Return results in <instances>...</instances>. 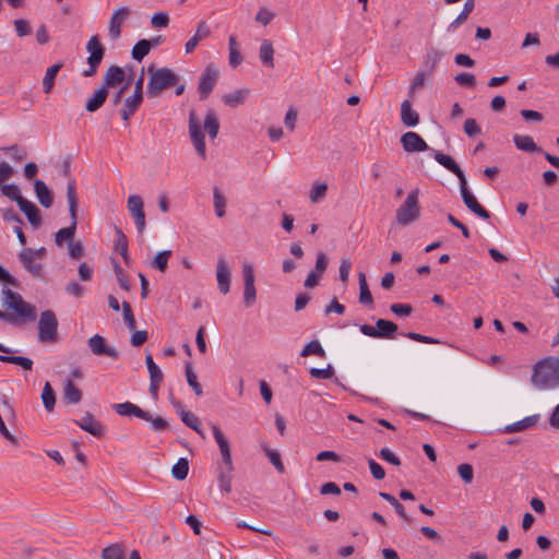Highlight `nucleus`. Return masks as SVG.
Wrapping results in <instances>:
<instances>
[{"label":"nucleus","mask_w":559,"mask_h":559,"mask_svg":"<svg viewBox=\"0 0 559 559\" xmlns=\"http://www.w3.org/2000/svg\"><path fill=\"white\" fill-rule=\"evenodd\" d=\"M532 384L539 390H551L559 386V358L546 357L533 367Z\"/></svg>","instance_id":"obj_1"},{"label":"nucleus","mask_w":559,"mask_h":559,"mask_svg":"<svg viewBox=\"0 0 559 559\" xmlns=\"http://www.w3.org/2000/svg\"><path fill=\"white\" fill-rule=\"evenodd\" d=\"M3 306L12 310L10 312L13 316L15 324H22L25 322H33L36 320V308L29 302H26L23 297L9 288L2 289Z\"/></svg>","instance_id":"obj_2"},{"label":"nucleus","mask_w":559,"mask_h":559,"mask_svg":"<svg viewBox=\"0 0 559 559\" xmlns=\"http://www.w3.org/2000/svg\"><path fill=\"white\" fill-rule=\"evenodd\" d=\"M148 82L146 86V95L150 98L158 97L163 91L177 85L180 81V76L169 68H155L151 64L147 68Z\"/></svg>","instance_id":"obj_3"},{"label":"nucleus","mask_w":559,"mask_h":559,"mask_svg":"<svg viewBox=\"0 0 559 559\" xmlns=\"http://www.w3.org/2000/svg\"><path fill=\"white\" fill-rule=\"evenodd\" d=\"M67 200L69 204V212L71 217L70 226L66 228L59 229L55 235V242L57 246L61 247L64 241L71 243L73 241L76 225H78V195H76V185L74 179H70L67 186Z\"/></svg>","instance_id":"obj_4"},{"label":"nucleus","mask_w":559,"mask_h":559,"mask_svg":"<svg viewBox=\"0 0 559 559\" xmlns=\"http://www.w3.org/2000/svg\"><path fill=\"white\" fill-rule=\"evenodd\" d=\"M419 190H412L405 201L396 210L395 218L400 225L406 226L420 216V205L418 201Z\"/></svg>","instance_id":"obj_5"},{"label":"nucleus","mask_w":559,"mask_h":559,"mask_svg":"<svg viewBox=\"0 0 559 559\" xmlns=\"http://www.w3.org/2000/svg\"><path fill=\"white\" fill-rule=\"evenodd\" d=\"M38 340L44 343H55L58 341V320L52 310H45L40 313Z\"/></svg>","instance_id":"obj_6"},{"label":"nucleus","mask_w":559,"mask_h":559,"mask_svg":"<svg viewBox=\"0 0 559 559\" xmlns=\"http://www.w3.org/2000/svg\"><path fill=\"white\" fill-rule=\"evenodd\" d=\"M397 329L396 323L385 319H378L376 321V326L370 324H361L359 326L360 332L366 336L386 340L394 338Z\"/></svg>","instance_id":"obj_7"},{"label":"nucleus","mask_w":559,"mask_h":559,"mask_svg":"<svg viewBox=\"0 0 559 559\" xmlns=\"http://www.w3.org/2000/svg\"><path fill=\"white\" fill-rule=\"evenodd\" d=\"M86 50L90 52L87 58L88 68L83 71V75L88 78L96 74L97 68L104 58L105 48L99 41L98 36L94 35L87 41Z\"/></svg>","instance_id":"obj_8"},{"label":"nucleus","mask_w":559,"mask_h":559,"mask_svg":"<svg viewBox=\"0 0 559 559\" xmlns=\"http://www.w3.org/2000/svg\"><path fill=\"white\" fill-rule=\"evenodd\" d=\"M189 135L193 143V146L197 153L205 158L206 155V145H205V135L201 129V122L194 110H190L189 112Z\"/></svg>","instance_id":"obj_9"},{"label":"nucleus","mask_w":559,"mask_h":559,"mask_svg":"<svg viewBox=\"0 0 559 559\" xmlns=\"http://www.w3.org/2000/svg\"><path fill=\"white\" fill-rule=\"evenodd\" d=\"M218 78V71L215 66L209 64L200 76L198 91L200 99H206L215 87Z\"/></svg>","instance_id":"obj_10"},{"label":"nucleus","mask_w":559,"mask_h":559,"mask_svg":"<svg viewBox=\"0 0 559 559\" xmlns=\"http://www.w3.org/2000/svg\"><path fill=\"white\" fill-rule=\"evenodd\" d=\"M460 191L464 204L471 212H473L480 218H490L489 211H487L483 205H480L475 195L468 190L466 180L460 183Z\"/></svg>","instance_id":"obj_11"},{"label":"nucleus","mask_w":559,"mask_h":559,"mask_svg":"<svg viewBox=\"0 0 559 559\" xmlns=\"http://www.w3.org/2000/svg\"><path fill=\"white\" fill-rule=\"evenodd\" d=\"M243 274V302L246 307H250L257 299V290L254 287V274L251 264H245L242 266Z\"/></svg>","instance_id":"obj_12"},{"label":"nucleus","mask_w":559,"mask_h":559,"mask_svg":"<svg viewBox=\"0 0 559 559\" xmlns=\"http://www.w3.org/2000/svg\"><path fill=\"white\" fill-rule=\"evenodd\" d=\"M87 345L94 355L107 356L112 359H118L119 357V353L117 352V349L110 347L106 343L105 338L99 334H95L92 337H90L87 341Z\"/></svg>","instance_id":"obj_13"},{"label":"nucleus","mask_w":559,"mask_h":559,"mask_svg":"<svg viewBox=\"0 0 559 559\" xmlns=\"http://www.w3.org/2000/svg\"><path fill=\"white\" fill-rule=\"evenodd\" d=\"M129 15L130 9L128 7H120L114 11L108 26V35L112 40H116L121 36V25Z\"/></svg>","instance_id":"obj_14"},{"label":"nucleus","mask_w":559,"mask_h":559,"mask_svg":"<svg viewBox=\"0 0 559 559\" xmlns=\"http://www.w3.org/2000/svg\"><path fill=\"white\" fill-rule=\"evenodd\" d=\"M401 144L407 153L424 152L429 148L427 142L413 131H408L401 136Z\"/></svg>","instance_id":"obj_15"},{"label":"nucleus","mask_w":559,"mask_h":559,"mask_svg":"<svg viewBox=\"0 0 559 559\" xmlns=\"http://www.w3.org/2000/svg\"><path fill=\"white\" fill-rule=\"evenodd\" d=\"M216 280L218 289L223 295H226L230 290V281H231V270L225 260V258L221 257L217 260L216 265Z\"/></svg>","instance_id":"obj_16"},{"label":"nucleus","mask_w":559,"mask_h":559,"mask_svg":"<svg viewBox=\"0 0 559 559\" xmlns=\"http://www.w3.org/2000/svg\"><path fill=\"white\" fill-rule=\"evenodd\" d=\"M212 431L214 439L219 448L223 463L228 467L229 472H233L234 467L231 462L230 447L227 438L224 436L221 428L215 424L212 425Z\"/></svg>","instance_id":"obj_17"},{"label":"nucleus","mask_w":559,"mask_h":559,"mask_svg":"<svg viewBox=\"0 0 559 559\" xmlns=\"http://www.w3.org/2000/svg\"><path fill=\"white\" fill-rule=\"evenodd\" d=\"M74 424L94 437L100 438L105 435V427L90 412H86L80 420H74Z\"/></svg>","instance_id":"obj_18"},{"label":"nucleus","mask_w":559,"mask_h":559,"mask_svg":"<svg viewBox=\"0 0 559 559\" xmlns=\"http://www.w3.org/2000/svg\"><path fill=\"white\" fill-rule=\"evenodd\" d=\"M35 258L32 253V248H23L19 253V261L23 267L31 273L34 277L40 278L43 273V265L34 262Z\"/></svg>","instance_id":"obj_19"},{"label":"nucleus","mask_w":559,"mask_h":559,"mask_svg":"<svg viewBox=\"0 0 559 559\" xmlns=\"http://www.w3.org/2000/svg\"><path fill=\"white\" fill-rule=\"evenodd\" d=\"M433 158L445 169L454 174L457 177L460 183L466 180L464 171L450 155L443 154L440 151H435Z\"/></svg>","instance_id":"obj_20"},{"label":"nucleus","mask_w":559,"mask_h":559,"mask_svg":"<svg viewBox=\"0 0 559 559\" xmlns=\"http://www.w3.org/2000/svg\"><path fill=\"white\" fill-rule=\"evenodd\" d=\"M115 412L120 416H134L138 418H150V412L142 409L131 402L117 403L112 405Z\"/></svg>","instance_id":"obj_21"},{"label":"nucleus","mask_w":559,"mask_h":559,"mask_svg":"<svg viewBox=\"0 0 559 559\" xmlns=\"http://www.w3.org/2000/svg\"><path fill=\"white\" fill-rule=\"evenodd\" d=\"M124 79L126 73L121 67L110 66L104 74L102 85L108 90L110 87L120 85L123 83Z\"/></svg>","instance_id":"obj_22"},{"label":"nucleus","mask_w":559,"mask_h":559,"mask_svg":"<svg viewBox=\"0 0 559 559\" xmlns=\"http://www.w3.org/2000/svg\"><path fill=\"white\" fill-rule=\"evenodd\" d=\"M17 205L20 210L26 215L31 225L35 228L39 227L41 224V216L38 207L25 198H23L21 201L17 200Z\"/></svg>","instance_id":"obj_23"},{"label":"nucleus","mask_w":559,"mask_h":559,"mask_svg":"<svg viewBox=\"0 0 559 559\" xmlns=\"http://www.w3.org/2000/svg\"><path fill=\"white\" fill-rule=\"evenodd\" d=\"M210 34H211V29H210L209 25L206 24L205 21H201L198 24L194 35L185 45L186 53H191L195 49L198 44L201 40L207 38L210 36Z\"/></svg>","instance_id":"obj_24"},{"label":"nucleus","mask_w":559,"mask_h":559,"mask_svg":"<svg viewBox=\"0 0 559 559\" xmlns=\"http://www.w3.org/2000/svg\"><path fill=\"white\" fill-rule=\"evenodd\" d=\"M401 120L406 127H416L419 123V115L412 108L408 99L403 100L401 104Z\"/></svg>","instance_id":"obj_25"},{"label":"nucleus","mask_w":559,"mask_h":559,"mask_svg":"<svg viewBox=\"0 0 559 559\" xmlns=\"http://www.w3.org/2000/svg\"><path fill=\"white\" fill-rule=\"evenodd\" d=\"M108 97V90L103 85L87 99L85 109L88 112H95L102 108Z\"/></svg>","instance_id":"obj_26"},{"label":"nucleus","mask_w":559,"mask_h":559,"mask_svg":"<svg viewBox=\"0 0 559 559\" xmlns=\"http://www.w3.org/2000/svg\"><path fill=\"white\" fill-rule=\"evenodd\" d=\"M34 190L38 199V202L44 207L49 209L52 205L53 198L51 191L48 189L46 183L40 179H36L34 181Z\"/></svg>","instance_id":"obj_27"},{"label":"nucleus","mask_w":559,"mask_h":559,"mask_svg":"<svg viewBox=\"0 0 559 559\" xmlns=\"http://www.w3.org/2000/svg\"><path fill=\"white\" fill-rule=\"evenodd\" d=\"M513 142L518 150L528 153H543V150L536 145L533 138L530 135L515 134Z\"/></svg>","instance_id":"obj_28"},{"label":"nucleus","mask_w":559,"mask_h":559,"mask_svg":"<svg viewBox=\"0 0 559 559\" xmlns=\"http://www.w3.org/2000/svg\"><path fill=\"white\" fill-rule=\"evenodd\" d=\"M82 400V392L78 389L71 379L64 381L63 401L67 404H78Z\"/></svg>","instance_id":"obj_29"},{"label":"nucleus","mask_w":559,"mask_h":559,"mask_svg":"<svg viewBox=\"0 0 559 559\" xmlns=\"http://www.w3.org/2000/svg\"><path fill=\"white\" fill-rule=\"evenodd\" d=\"M102 559H126V545L123 543H114L100 552Z\"/></svg>","instance_id":"obj_30"},{"label":"nucleus","mask_w":559,"mask_h":559,"mask_svg":"<svg viewBox=\"0 0 559 559\" xmlns=\"http://www.w3.org/2000/svg\"><path fill=\"white\" fill-rule=\"evenodd\" d=\"M143 82H144V73L142 72L140 78L136 80L134 84V92L131 96L124 99L130 107L140 108L143 102Z\"/></svg>","instance_id":"obj_31"},{"label":"nucleus","mask_w":559,"mask_h":559,"mask_svg":"<svg viewBox=\"0 0 559 559\" xmlns=\"http://www.w3.org/2000/svg\"><path fill=\"white\" fill-rule=\"evenodd\" d=\"M475 8V0H466L461 13L449 24L448 32H453L461 26Z\"/></svg>","instance_id":"obj_32"},{"label":"nucleus","mask_w":559,"mask_h":559,"mask_svg":"<svg viewBox=\"0 0 559 559\" xmlns=\"http://www.w3.org/2000/svg\"><path fill=\"white\" fill-rule=\"evenodd\" d=\"M538 419H539L538 414L527 416L516 423L506 426L504 431L512 433V432H518V431L528 429V428L533 427L538 421Z\"/></svg>","instance_id":"obj_33"},{"label":"nucleus","mask_w":559,"mask_h":559,"mask_svg":"<svg viewBox=\"0 0 559 559\" xmlns=\"http://www.w3.org/2000/svg\"><path fill=\"white\" fill-rule=\"evenodd\" d=\"M204 130L211 139H215L219 131V121L213 109H209L204 119Z\"/></svg>","instance_id":"obj_34"},{"label":"nucleus","mask_w":559,"mask_h":559,"mask_svg":"<svg viewBox=\"0 0 559 559\" xmlns=\"http://www.w3.org/2000/svg\"><path fill=\"white\" fill-rule=\"evenodd\" d=\"M358 282H359V302L361 305L371 306L373 304V299H372L369 286L367 284L365 273L360 272L358 274Z\"/></svg>","instance_id":"obj_35"},{"label":"nucleus","mask_w":559,"mask_h":559,"mask_svg":"<svg viewBox=\"0 0 559 559\" xmlns=\"http://www.w3.org/2000/svg\"><path fill=\"white\" fill-rule=\"evenodd\" d=\"M61 68H62V63H56L47 69L46 74L43 79V88L46 94H48L52 91L53 84H55V79Z\"/></svg>","instance_id":"obj_36"},{"label":"nucleus","mask_w":559,"mask_h":559,"mask_svg":"<svg viewBox=\"0 0 559 559\" xmlns=\"http://www.w3.org/2000/svg\"><path fill=\"white\" fill-rule=\"evenodd\" d=\"M248 95H249V90H237L229 94H225L223 96V102L227 106L236 107V106L242 104Z\"/></svg>","instance_id":"obj_37"},{"label":"nucleus","mask_w":559,"mask_h":559,"mask_svg":"<svg viewBox=\"0 0 559 559\" xmlns=\"http://www.w3.org/2000/svg\"><path fill=\"white\" fill-rule=\"evenodd\" d=\"M185 372L188 384L192 388L195 395L201 396L203 394L202 385L198 381V377L195 372L193 371L192 364L190 361H187L185 365Z\"/></svg>","instance_id":"obj_38"},{"label":"nucleus","mask_w":559,"mask_h":559,"mask_svg":"<svg viewBox=\"0 0 559 559\" xmlns=\"http://www.w3.org/2000/svg\"><path fill=\"white\" fill-rule=\"evenodd\" d=\"M274 48L270 40H263L260 46V59L263 64L273 68L274 67Z\"/></svg>","instance_id":"obj_39"},{"label":"nucleus","mask_w":559,"mask_h":559,"mask_svg":"<svg viewBox=\"0 0 559 559\" xmlns=\"http://www.w3.org/2000/svg\"><path fill=\"white\" fill-rule=\"evenodd\" d=\"M151 41L147 39H140L132 48L131 56L134 60L141 62L145 56L150 53Z\"/></svg>","instance_id":"obj_40"},{"label":"nucleus","mask_w":559,"mask_h":559,"mask_svg":"<svg viewBox=\"0 0 559 559\" xmlns=\"http://www.w3.org/2000/svg\"><path fill=\"white\" fill-rule=\"evenodd\" d=\"M0 361L21 366L24 370H31L33 367V360L23 356L0 355Z\"/></svg>","instance_id":"obj_41"},{"label":"nucleus","mask_w":559,"mask_h":559,"mask_svg":"<svg viewBox=\"0 0 559 559\" xmlns=\"http://www.w3.org/2000/svg\"><path fill=\"white\" fill-rule=\"evenodd\" d=\"M189 473V461L186 457H180L171 468V475L177 480H183Z\"/></svg>","instance_id":"obj_42"},{"label":"nucleus","mask_w":559,"mask_h":559,"mask_svg":"<svg viewBox=\"0 0 559 559\" xmlns=\"http://www.w3.org/2000/svg\"><path fill=\"white\" fill-rule=\"evenodd\" d=\"M181 420L195 432H198L202 438H204L203 431L201 429V423L199 418L189 411H181Z\"/></svg>","instance_id":"obj_43"},{"label":"nucleus","mask_w":559,"mask_h":559,"mask_svg":"<svg viewBox=\"0 0 559 559\" xmlns=\"http://www.w3.org/2000/svg\"><path fill=\"white\" fill-rule=\"evenodd\" d=\"M43 404L47 412H51L56 404V393L49 382H46L41 392Z\"/></svg>","instance_id":"obj_44"},{"label":"nucleus","mask_w":559,"mask_h":559,"mask_svg":"<svg viewBox=\"0 0 559 559\" xmlns=\"http://www.w3.org/2000/svg\"><path fill=\"white\" fill-rule=\"evenodd\" d=\"M171 257L170 250H163L158 252L155 258L153 259L151 266L160 271L165 272L168 266V260Z\"/></svg>","instance_id":"obj_45"},{"label":"nucleus","mask_w":559,"mask_h":559,"mask_svg":"<svg viewBox=\"0 0 559 559\" xmlns=\"http://www.w3.org/2000/svg\"><path fill=\"white\" fill-rule=\"evenodd\" d=\"M310 355H317L319 357L325 356V350L323 349L319 341H310L308 344H306V346L302 348L300 353L301 357H308Z\"/></svg>","instance_id":"obj_46"},{"label":"nucleus","mask_w":559,"mask_h":559,"mask_svg":"<svg viewBox=\"0 0 559 559\" xmlns=\"http://www.w3.org/2000/svg\"><path fill=\"white\" fill-rule=\"evenodd\" d=\"M379 496L385 501H388L402 519H404L405 521L409 520L408 515L405 512L404 506L394 496L388 492H380Z\"/></svg>","instance_id":"obj_47"},{"label":"nucleus","mask_w":559,"mask_h":559,"mask_svg":"<svg viewBox=\"0 0 559 559\" xmlns=\"http://www.w3.org/2000/svg\"><path fill=\"white\" fill-rule=\"evenodd\" d=\"M213 200H214V209L217 217H223L225 215L226 207V198L221 192L218 188H214L213 190Z\"/></svg>","instance_id":"obj_48"},{"label":"nucleus","mask_w":559,"mask_h":559,"mask_svg":"<svg viewBox=\"0 0 559 559\" xmlns=\"http://www.w3.org/2000/svg\"><path fill=\"white\" fill-rule=\"evenodd\" d=\"M441 58L442 53L439 50L431 49L427 52L425 64L429 68L428 75H432Z\"/></svg>","instance_id":"obj_49"},{"label":"nucleus","mask_w":559,"mask_h":559,"mask_svg":"<svg viewBox=\"0 0 559 559\" xmlns=\"http://www.w3.org/2000/svg\"><path fill=\"white\" fill-rule=\"evenodd\" d=\"M114 271L117 277V281L119 283V286L126 290L129 292L131 289V284L129 282L128 275L124 272V270L117 263H114Z\"/></svg>","instance_id":"obj_50"},{"label":"nucleus","mask_w":559,"mask_h":559,"mask_svg":"<svg viewBox=\"0 0 559 559\" xmlns=\"http://www.w3.org/2000/svg\"><path fill=\"white\" fill-rule=\"evenodd\" d=\"M264 452L269 457L270 462L274 465L276 471L281 474L285 472V466L282 462L281 454L276 450H271L267 447H264Z\"/></svg>","instance_id":"obj_51"},{"label":"nucleus","mask_w":559,"mask_h":559,"mask_svg":"<svg viewBox=\"0 0 559 559\" xmlns=\"http://www.w3.org/2000/svg\"><path fill=\"white\" fill-rule=\"evenodd\" d=\"M142 419L147 421V423H150L151 429L156 431V432L165 431L168 428L167 420L165 418H163L162 416H155L154 417L150 413V418H142Z\"/></svg>","instance_id":"obj_52"},{"label":"nucleus","mask_w":559,"mask_h":559,"mask_svg":"<svg viewBox=\"0 0 559 559\" xmlns=\"http://www.w3.org/2000/svg\"><path fill=\"white\" fill-rule=\"evenodd\" d=\"M123 312V320L130 331H133L136 326V321L131 308V305L128 301H123L121 305Z\"/></svg>","instance_id":"obj_53"},{"label":"nucleus","mask_w":559,"mask_h":559,"mask_svg":"<svg viewBox=\"0 0 559 559\" xmlns=\"http://www.w3.org/2000/svg\"><path fill=\"white\" fill-rule=\"evenodd\" d=\"M427 76H429L428 73H426L424 71L417 72V74L415 75V78L413 79V81L408 87V94L411 96H414L415 93L417 91H419L425 85V81H426Z\"/></svg>","instance_id":"obj_54"},{"label":"nucleus","mask_w":559,"mask_h":559,"mask_svg":"<svg viewBox=\"0 0 559 559\" xmlns=\"http://www.w3.org/2000/svg\"><path fill=\"white\" fill-rule=\"evenodd\" d=\"M1 192L3 195H5L7 198L15 201L17 203V200H22L23 197L21 194V191H20V188L16 186V185H13V183H9V185H3L1 187Z\"/></svg>","instance_id":"obj_55"},{"label":"nucleus","mask_w":559,"mask_h":559,"mask_svg":"<svg viewBox=\"0 0 559 559\" xmlns=\"http://www.w3.org/2000/svg\"><path fill=\"white\" fill-rule=\"evenodd\" d=\"M145 364L150 373V380L152 379H163L164 374L158 366L154 362L151 354H147L145 357Z\"/></svg>","instance_id":"obj_56"},{"label":"nucleus","mask_w":559,"mask_h":559,"mask_svg":"<svg viewBox=\"0 0 559 559\" xmlns=\"http://www.w3.org/2000/svg\"><path fill=\"white\" fill-rule=\"evenodd\" d=\"M218 485L221 490L225 492H230L231 490V472H229L228 467L226 466V471H221L219 477H218Z\"/></svg>","instance_id":"obj_57"},{"label":"nucleus","mask_w":559,"mask_h":559,"mask_svg":"<svg viewBox=\"0 0 559 559\" xmlns=\"http://www.w3.org/2000/svg\"><path fill=\"white\" fill-rule=\"evenodd\" d=\"M457 473L465 484H471L474 477L473 466L468 463H462L457 466Z\"/></svg>","instance_id":"obj_58"},{"label":"nucleus","mask_w":559,"mask_h":559,"mask_svg":"<svg viewBox=\"0 0 559 559\" xmlns=\"http://www.w3.org/2000/svg\"><path fill=\"white\" fill-rule=\"evenodd\" d=\"M326 191L328 185L325 182L316 183L310 190L309 198L316 203L325 195Z\"/></svg>","instance_id":"obj_59"},{"label":"nucleus","mask_w":559,"mask_h":559,"mask_svg":"<svg viewBox=\"0 0 559 559\" xmlns=\"http://www.w3.org/2000/svg\"><path fill=\"white\" fill-rule=\"evenodd\" d=\"M310 376L314 379H331L334 374V369L331 365L326 368H311Z\"/></svg>","instance_id":"obj_60"},{"label":"nucleus","mask_w":559,"mask_h":559,"mask_svg":"<svg viewBox=\"0 0 559 559\" xmlns=\"http://www.w3.org/2000/svg\"><path fill=\"white\" fill-rule=\"evenodd\" d=\"M127 207L130 214L136 213L144 209L143 200L138 194H132L128 198Z\"/></svg>","instance_id":"obj_61"},{"label":"nucleus","mask_w":559,"mask_h":559,"mask_svg":"<svg viewBox=\"0 0 559 559\" xmlns=\"http://www.w3.org/2000/svg\"><path fill=\"white\" fill-rule=\"evenodd\" d=\"M390 310L397 317H408L413 312V307L408 304H392Z\"/></svg>","instance_id":"obj_62"},{"label":"nucleus","mask_w":559,"mask_h":559,"mask_svg":"<svg viewBox=\"0 0 559 559\" xmlns=\"http://www.w3.org/2000/svg\"><path fill=\"white\" fill-rule=\"evenodd\" d=\"M464 132L469 136H475V135H478L481 130L477 123V121L473 118H468L465 120L464 122Z\"/></svg>","instance_id":"obj_63"},{"label":"nucleus","mask_w":559,"mask_h":559,"mask_svg":"<svg viewBox=\"0 0 559 559\" xmlns=\"http://www.w3.org/2000/svg\"><path fill=\"white\" fill-rule=\"evenodd\" d=\"M15 32L19 37H24L31 34V26L27 20L19 19L14 21Z\"/></svg>","instance_id":"obj_64"}]
</instances>
